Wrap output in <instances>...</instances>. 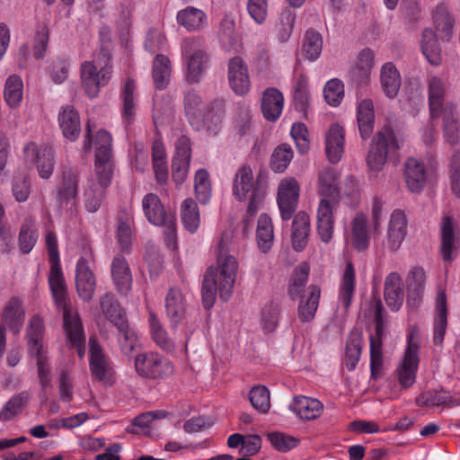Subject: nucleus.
I'll list each match as a JSON object with an SVG mask.
<instances>
[{
	"label": "nucleus",
	"instance_id": "4c0bfd02",
	"mask_svg": "<svg viewBox=\"0 0 460 460\" xmlns=\"http://www.w3.org/2000/svg\"><path fill=\"white\" fill-rule=\"evenodd\" d=\"M321 290L317 286L308 288V296L302 298L297 308L298 317L301 322H311L315 315L319 305Z\"/></svg>",
	"mask_w": 460,
	"mask_h": 460
},
{
	"label": "nucleus",
	"instance_id": "0e129e2a",
	"mask_svg": "<svg viewBox=\"0 0 460 460\" xmlns=\"http://www.w3.org/2000/svg\"><path fill=\"white\" fill-rule=\"evenodd\" d=\"M95 159L110 160L112 157V137L109 132L101 129L97 132L94 141Z\"/></svg>",
	"mask_w": 460,
	"mask_h": 460
},
{
	"label": "nucleus",
	"instance_id": "72a5a7b5",
	"mask_svg": "<svg viewBox=\"0 0 460 460\" xmlns=\"http://www.w3.org/2000/svg\"><path fill=\"white\" fill-rule=\"evenodd\" d=\"M24 315L22 301L16 296L9 300L3 311V320L13 333L20 332L23 325Z\"/></svg>",
	"mask_w": 460,
	"mask_h": 460
},
{
	"label": "nucleus",
	"instance_id": "f704fd0d",
	"mask_svg": "<svg viewBox=\"0 0 460 460\" xmlns=\"http://www.w3.org/2000/svg\"><path fill=\"white\" fill-rule=\"evenodd\" d=\"M177 22L189 31H197L207 23V14L199 8L188 6L178 12Z\"/></svg>",
	"mask_w": 460,
	"mask_h": 460
},
{
	"label": "nucleus",
	"instance_id": "2eb2a0df",
	"mask_svg": "<svg viewBox=\"0 0 460 460\" xmlns=\"http://www.w3.org/2000/svg\"><path fill=\"white\" fill-rule=\"evenodd\" d=\"M194 41L185 40L182 49L188 68L187 79L198 83L208 66V56L200 49L192 51Z\"/></svg>",
	"mask_w": 460,
	"mask_h": 460
},
{
	"label": "nucleus",
	"instance_id": "423d86ee",
	"mask_svg": "<svg viewBox=\"0 0 460 460\" xmlns=\"http://www.w3.org/2000/svg\"><path fill=\"white\" fill-rule=\"evenodd\" d=\"M135 368L142 377L164 380L172 376L174 367L164 356L155 352L139 354L135 358Z\"/></svg>",
	"mask_w": 460,
	"mask_h": 460
},
{
	"label": "nucleus",
	"instance_id": "6ab92c4d",
	"mask_svg": "<svg viewBox=\"0 0 460 460\" xmlns=\"http://www.w3.org/2000/svg\"><path fill=\"white\" fill-rule=\"evenodd\" d=\"M384 297L392 311H398L404 300L403 281L397 272L389 273L384 283Z\"/></svg>",
	"mask_w": 460,
	"mask_h": 460
},
{
	"label": "nucleus",
	"instance_id": "a18cd8bd",
	"mask_svg": "<svg viewBox=\"0 0 460 460\" xmlns=\"http://www.w3.org/2000/svg\"><path fill=\"white\" fill-rule=\"evenodd\" d=\"M148 322L152 339L155 344L167 352H172L175 349L174 342L169 338L166 330L154 312L149 313Z\"/></svg>",
	"mask_w": 460,
	"mask_h": 460
},
{
	"label": "nucleus",
	"instance_id": "f3484780",
	"mask_svg": "<svg viewBox=\"0 0 460 460\" xmlns=\"http://www.w3.org/2000/svg\"><path fill=\"white\" fill-rule=\"evenodd\" d=\"M407 234V218L401 209L394 210L390 217L387 226V245L392 252L397 251Z\"/></svg>",
	"mask_w": 460,
	"mask_h": 460
},
{
	"label": "nucleus",
	"instance_id": "a878e982",
	"mask_svg": "<svg viewBox=\"0 0 460 460\" xmlns=\"http://www.w3.org/2000/svg\"><path fill=\"white\" fill-rule=\"evenodd\" d=\"M58 124L63 136L70 141H75L80 136V117L74 107L70 105L62 107L58 114Z\"/></svg>",
	"mask_w": 460,
	"mask_h": 460
},
{
	"label": "nucleus",
	"instance_id": "c9c22d12",
	"mask_svg": "<svg viewBox=\"0 0 460 460\" xmlns=\"http://www.w3.org/2000/svg\"><path fill=\"white\" fill-rule=\"evenodd\" d=\"M356 273L351 261L346 263L339 291V300L345 309H348L355 293Z\"/></svg>",
	"mask_w": 460,
	"mask_h": 460
},
{
	"label": "nucleus",
	"instance_id": "cd10ccee",
	"mask_svg": "<svg viewBox=\"0 0 460 460\" xmlns=\"http://www.w3.org/2000/svg\"><path fill=\"white\" fill-rule=\"evenodd\" d=\"M284 97L276 88H268L262 93L261 111L268 121H276L281 115Z\"/></svg>",
	"mask_w": 460,
	"mask_h": 460
},
{
	"label": "nucleus",
	"instance_id": "f257e3e1",
	"mask_svg": "<svg viewBox=\"0 0 460 460\" xmlns=\"http://www.w3.org/2000/svg\"><path fill=\"white\" fill-rule=\"evenodd\" d=\"M227 235L224 234L218 244L217 267L208 269L202 285V302L206 309L213 306L217 293L224 301L231 297L238 270V262L234 256L228 255Z\"/></svg>",
	"mask_w": 460,
	"mask_h": 460
},
{
	"label": "nucleus",
	"instance_id": "79ce46f5",
	"mask_svg": "<svg viewBox=\"0 0 460 460\" xmlns=\"http://www.w3.org/2000/svg\"><path fill=\"white\" fill-rule=\"evenodd\" d=\"M443 117L444 137L452 146L459 141V122L456 119V107L452 104L445 106L441 111Z\"/></svg>",
	"mask_w": 460,
	"mask_h": 460
},
{
	"label": "nucleus",
	"instance_id": "b1692460",
	"mask_svg": "<svg viewBox=\"0 0 460 460\" xmlns=\"http://www.w3.org/2000/svg\"><path fill=\"white\" fill-rule=\"evenodd\" d=\"M289 408L297 417L305 420L317 419L323 411V405L319 400L303 395L296 396Z\"/></svg>",
	"mask_w": 460,
	"mask_h": 460
},
{
	"label": "nucleus",
	"instance_id": "a19ab883",
	"mask_svg": "<svg viewBox=\"0 0 460 460\" xmlns=\"http://www.w3.org/2000/svg\"><path fill=\"white\" fill-rule=\"evenodd\" d=\"M100 305L105 318L115 326L126 322V314L111 293H105L100 298Z\"/></svg>",
	"mask_w": 460,
	"mask_h": 460
},
{
	"label": "nucleus",
	"instance_id": "13d9d810",
	"mask_svg": "<svg viewBox=\"0 0 460 460\" xmlns=\"http://www.w3.org/2000/svg\"><path fill=\"white\" fill-rule=\"evenodd\" d=\"M194 189L197 199L202 204L208 203L211 198V184L206 170L199 169L196 172Z\"/></svg>",
	"mask_w": 460,
	"mask_h": 460
},
{
	"label": "nucleus",
	"instance_id": "4be33fe9",
	"mask_svg": "<svg viewBox=\"0 0 460 460\" xmlns=\"http://www.w3.org/2000/svg\"><path fill=\"white\" fill-rule=\"evenodd\" d=\"M64 327L68 341L76 349L79 358H83L85 352V337L78 314H69L66 311Z\"/></svg>",
	"mask_w": 460,
	"mask_h": 460
},
{
	"label": "nucleus",
	"instance_id": "4468645a",
	"mask_svg": "<svg viewBox=\"0 0 460 460\" xmlns=\"http://www.w3.org/2000/svg\"><path fill=\"white\" fill-rule=\"evenodd\" d=\"M224 114V101L219 99L214 100L207 104V108L200 116L201 125L192 128L197 131H206L210 136H216L222 128Z\"/></svg>",
	"mask_w": 460,
	"mask_h": 460
},
{
	"label": "nucleus",
	"instance_id": "69168bd1",
	"mask_svg": "<svg viewBox=\"0 0 460 460\" xmlns=\"http://www.w3.org/2000/svg\"><path fill=\"white\" fill-rule=\"evenodd\" d=\"M119 332V341L124 354H130L137 344V336L135 331L129 328L128 321L116 326Z\"/></svg>",
	"mask_w": 460,
	"mask_h": 460
},
{
	"label": "nucleus",
	"instance_id": "864d4df0",
	"mask_svg": "<svg viewBox=\"0 0 460 460\" xmlns=\"http://www.w3.org/2000/svg\"><path fill=\"white\" fill-rule=\"evenodd\" d=\"M23 83L20 76L16 75H10L4 85V97L7 105L11 108H16L22 100Z\"/></svg>",
	"mask_w": 460,
	"mask_h": 460
},
{
	"label": "nucleus",
	"instance_id": "a211bd4d",
	"mask_svg": "<svg viewBox=\"0 0 460 460\" xmlns=\"http://www.w3.org/2000/svg\"><path fill=\"white\" fill-rule=\"evenodd\" d=\"M403 176L407 188L411 192H420L427 181V170L423 162L409 157L404 164Z\"/></svg>",
	"mask_w": 460,
	"mask_h": 460
},
{
	"label": "nucleus",
	"instance_id": "ddd939ff",
	"mask_svg": "<svg viewBox=\"0 0 460 460\" xmlns=\"http://www.w3.org/2000/svg\"><path fill=\"white\" fill-rule=\"evenodd\" d=\"M227 78L231 89L238 95L248 93L251 81L248 67L244 60L239 57H234L228 61Z\"/></svg>",
	"mask_w": 460,
	"mask_h": 460
},
{
	"label": "nucleus",
	"instance_id": "7c9ffc66",
	"mask_svg": "<svg viewBox=\"0 0 460 460\" xmlns=\"http://www.w3.org/2000/svg\"><path fill=\"white\" fill-rule=\"evenodd\" d=\"M142 208L146 218L155 226L164 224L169 216L164 210L160 198L155 193H148L142 199Z\"/></svg>",
	"mask_w": 460,
	"mask_h": 460
},
{
	"label": "nucleus",
	"instance_id": "de8ad7c7",
	"mask_svg": "<svg viewBox=\"0 0 460 460\" xmlns=\"http://www.w3.org/2000/svg\"><path fill=\"white\" fill-rule=\"evenodd\" d=\"M362 349V335L358 331L351 332L346 342L344 363L349 371L355 369Z\"/></svg>",
	"mask_w": 460,
	"mask_h": 460
},
{
	"label": "nucleus",
	"instance_id": "f8f14e48",
	"mask_svg": "<svg viewBox=\"0 0 460 460\" xmlns=\"http://www.w3.org/2000/svg\"><path fill=\"white\" fill-rule=\"evenodd\" d=\"M49 263V283L57 306L63 310V318H65L66 311L69 314H77L73 311L67 300V291L60 267V261Z\"/></svg>",
	"mask_w": 460,
	"mask_h": 460
},
{
	"label": "nucleus",
	"instance_id": "052dcab7",
	"mask_svg": "<svg viewBox=\"0 0 460 460\" xmlns=\"http://www.w3.org/2000/svg\"><path fill=\"white\" fill-rule=\"evenodd\" d=\"M135 82L132 79H128L122 89V99H123V110L122 116L127 121V124H130L133 120L135 114Z\"/></svg>",
	"mask_w": 460,
	"mask_h": 460
},
{
	"label": "nucleus",
	"instance_id": "aec40b11",
	"mask_svg": "<svg viewBox=\"0 0 460 460\" xmlns=\"http://www.w3.org/2000/svg\"><path fill=\"white\" fill-rule=\"evenodd\" d=\"M24 152L26 159L36 158L38 172L42 179H49L52 175L54 153L50 148L47 146L38 148L34 143H31L24 147Z\"/></svg>",
	"mask_w": 460,
	"mask_h": 460
},
{
	"label": "nucleus",
	"instance_id": "f03ea898",
	"mask_svg": "<svg viewBox=\"0 0 460 460\" xmlns=\"http://www.w3.org/2000/svg\"><path fill=\"white\" fill-rule=\"evenodd\" d=\"M318 193L322 196L317 208V233L323 243H329L333 234V209L339 204L338 174L325 168L318 175Z\"/></svg>",
	"mask_w": 460,
	"mask_h": 460
},
{
	"label": "nucleus",
	"instance_id": "c03bdc74",
	"mask_svg": "<svg viewBox=\"0 0 460 460\" xmlns=\"http://www.w3.org/2000/svg\"><path fill=\"white\" fill-rule=\"evenodd\" d=\"M445 84L442 79L432 76L429 80V103L432 118L438 117L441 111L445 97Z\"/></svg>",
	"mask_w": 460,
	"mask_h": 460
},
{
	"label": "nucleus",
	"instance_id": "5701e85b",
	"mask_svg": "<svg viewBox=\"0 0 460 460\" xmlns=\"http://www.w3.org/2000/svg\"><path fill=\"white\" fill-rule=\"evenodd\" d=\"M89 346L91 373L99 381L106 383L111 375L109 361L94 338H90Z\"/></svg>",
	"mask_w": 460,
	"mask_h": 460
},
{
	"label": "nucleus",
	"instance_id": "37998d69",
	"mask_svg": "<svg viewBox=\"0 0 460 460\" xmlns=\"http://www.w3.org/2000/svg\"><path fill=\"white\" fill-rule=\"evenodd\" d=\"M256 238L260 251L268 252L273 244L274 234L271 218L267 214H261L259 217Z\"/></svg>",
	"mask_w": 460,
	"mask_h": 460
},
{
	"label": "nucleus",
	"instance_id": "603ef678",
	"mask_svg": "<svg viewBox=\"0 0 460 460\" xmlns=\"http://www.w3.org/2000/svg\"><path fill=\"white\" fill-rule=\"evenodd\" d=\"M171 75V62L164 55H157L153 63V80L155 89H164Z\"/></svg>",
	"mask_w": 460,
	"mask_h": 460
},
{
	"label": "nucleus",
	"instance_id": "e2e57ef3",
	"mask_svg": "<svg viewBox=\"0 0 460 460\" xmlns=\"http://www.w3.org/2000/svg\"><path fill=\"white\" fill-rule=\"evenodd\" d=\"M105 189L97 186L93 179L88 181L87 189L85 190V208L91 212H96L104 198Z\"/></svg>",
	"mask_w": 460,
	"mask_h": 460
},
{
	"label": "nucleus",
	"instance_id": "680f3d73",
	"mask_svg": "<svg viewBox=\"0 0 460 460\" xmlns=\"http://www.w3.org/2000/svg\"><path fill=\"white\" fill-rule=\"evenodd\" d=\"M252 407L261 413H266L270 408V391L264 385L253 386L249 394Z\"/></svg>",
	"mask_w": 460,
	"mask_h": 460
},
{
	"label": "nucleus",
	"instance_id": "7ed1b4c3",
	"mask_svg": "<svg viewBox=\"0 0 460 460\" xmlns=\"http://www.w3.org/2000/svg\"><path fill=\"white\" fill-rule=\"evenodd\" d=\"M400 147L394 130L390 127H384L372 138L367 155V166L373 172H380L387 160L393 157Z\"/></svg>",
	"mask_w": 460,
	"mask_h": 460
},
{
	"label": "nucleus",
	"instance_id": "473e14b6",
	"mask_svg": "<svg viewBox=\"0 0 460 460\" xmlns=\"http://www.w3.org/2000/svg\"><path fill=\"white\" fill-rule=\"evenodd\" d=\"M357 120L360 137L367 139L374 129L375 111L374 104L370 99L360 101L357 108Z\"/></svg>",
	"mask_w": 460,
	"mask_h": 460
},
{
	"label": "nucleus",
	"instance_id": "09e8293b",
	"mask_svg": "<svg viewBox=\"0 0 460 460\" xmlns=\"http://www.w3.org/2000/svg\"><path fill=\"white\" fill-rule=\"evenodd\" d=\"M310 267L304 262L299 264L294 270L288 285V295L292 300L302 296L308 280Z\"/></svg>",
	"mask_w": 460,
	"mask_h": 460
},
{
	"label": "nucleus",
	"instance_id": "393cba45",
	"mask_svg": "<svg viewBox=\"0 0 460 460\" xmlns=\"http://www.w3.org/2000/svg\"><path fill=\"white\" fill-rule=\"evenodd\" d=\"M111 277L117 290L126 295L131 288L132 275L124 256L116 255L111 261Z\"/></svg>",
	"mask_w": 460,
	"mask_h": 460
},
{
	"label": "nucleus",
	"instance_id": "0eeeda50",
	"mask_svg": "<svg viewBox=\"0 0 460 460\" xmlns=\"http://www.w3.org/2000/svg\"><path fill=\"white\" fill-rule=\"evenodd\" d=\"M420 344L411 332L407 338V348L403 359L397 368L398 380L401 386L408 388L413 385L419 367L418 351Z\"/></svg>",
	"mask_w": 460,
	"mask_h": 460
},
{
	"label": "nucleus",
	"instance_id": "58836bf2",
	"mask_svg": "<svg viewBox=\"0 0 460 460\" xmlns=\"http://www.w3.org/2000/svg\"><path fill=\"white\" fill-rule=\"evenodd\" d=\"M206 108L207 104L195 91H190L185 94L184 109L191 127H199L201 125L200 116Z\"/></svg>",
	"mask_w": 460,
	"mask_h": 460
},
{
	"label": "nucleus",
	"instance_id": "bb28decb",
	"mask_svg": "<svg viewBox=\"0 0 460 460\" xmlns=\"http://www.w3.org/2000/svg\"><path fill=\"white\" fill-rule=\"evenodd\" d=\"M447 327V307L445 290L438 288L436 301V317L434 320L433 343L441 346Z\"/></svg>",
	"mask_w": 460,
	"mask_h": 460
},
{
	"label": "nucleus",
	"instance_id": "9d476101",
	"mask_svg": "<svg viewBox=\"0 0 460 460\" xmlns=\"http://www.w3.org/2000/svg\"><path fill=\"white\" fill-rule=\"evenodd\" d=\"M299 185L294 178L282 180L279 185L278 205L283 220H289L297 207Z\"/></svg>",
	"mask_w": 460,
	"mask_h": 460
},
{
	"label": "nucleus",
	"instance_id": "6e6552de",
	"mask_svg": "<svg viewBox=\"0 0 460 460\" xmlns=\"http://www.w3.org/2000/svg\"><path fill=\"white\" fill-rule=\"evenodd\" d=\"M374 311V320L376 323V336L370 338V369L371 376L374 378L378 376L382 368L383 358L381 350V335L383 330V312L384 306L382 301L377 298L372 304Z\"/></svg>",
	"mask_w": 460,
	"mask_h": 460
},
{
	"label": "nucleus",
	"instance_id": "1a4fd4ad",
	"mask_svg": "<svg viewBox=\"0 0 460 460\" xmlns=\"http://www.w3.org/2000/svg\"><path fill=\"white\" fill-rule=\"evenodd\" d=\"M440 254L445 261H451L459 246V226L451 216H444L440 223Z\"/></svg>",
	"mask_w": 460,
	"mask_h": 460
},
{
	"label": "nucleus",
	"instance_id": "412c9836",
	"mask_svg": "<svg viewBox=\"0 0 460 460\" xmlns=\"http://www.w3.org/2000/svg\"><path fill=\"white\" fill-rule=\"evenodd\" d=\"M186 309L187 302L182 291L178 288H170L165 297V310L172 329L183 320Z\"/></svg>",
	"mask_w": 460,
	"mask_h": 460
},
{
	"label": "nucleus",
	"instance_id": "bf43d9fd",
	"mask_svg": "<svg viewBox=\"0 0 460 460\" xmlns=\"http://www.w3.org/2000/svg\"><path fill=\"white\" fill-rule=\"evenodd\" d=\"M29 398V394L26 392H22L13 396L0 411V420L6 421L17 415L27 403Z\"/></svg>",
	"mask_w": 460,
	"mask_h": 460
},
{
	"label": "nucleus",
	"instance_id": "e433bc0d",
	"mask_svg": "<svg viewBox=\"0 0 460 460\" xmlns=\"http://www.w3.org/2000/svg\"><path fill=\"white\" fill-rule=\"evenodd\" d=\"M380 82L382 89L388 98L393 99L397 95L401 87V76L393 63L387 62L382 66Z\"/></svg>",
	"mask_w": 460,
	"mask_h": 460
},
{
	"label": "nucleus",
	"instance_id": "8fccbe9b",
	"mask_svg": "<svg viewBox=\"0 0 460 460\" xmlns=\"http://www.w3.org/2000/svg\"><path fill=\"white\" fill-rule=\"evenodd\" d=\"M421 50L430 64H439L441 49L438 42V36L430 29H425L422 31Z\"/></svg>",
	"mask_w": 460,
	"mask_h": 460
},
{
	"label": "nucleus",
	"instance_id": "338daca9",
	"mask_svg": "<svg viewBox=\"0 0 460 460\" xmlns=\"http://www.w3.org/2000/svg\"><path fill=\"white\" fill-rule=\"evenodd\" d=\"M375 65V54L370 49H364L358 55L356 73L362 81H367Z\"/></svg>",
	"mask_w": 460,
	"mask_h": 460
},
{
	"label": "nucleus",
	"instance_id": "4d7b16f0",
	"mask_svg": "<svg viewBox=\"0 0 460 460\" xmlns=\"http://www.w3.org/2000/svg\"><path fill=\"white\" fill-rule=\"evenodd\" d=\"M323 49V39L319 32L314 30H308L305 32L303 52L305 56L311 61L316 60Z\"/></svg>",
	"mask_w": 460,
	"mask_h": 460
},
{
	"label": "nucleus",
	"instance_id": "39448f33",
	"mask_svg": "<svg viewBox=\"0 0 460 460\" xmlns=\"http://www.w3.org/2000/svg\"><path fill=\"white\" fill-rule=\"evenodd\" d=\"M110 57L102 53L93 61H85L81 66V79L84 89L90 98L98 95L101 87L105 86L111 77Z\"/></svg>",
	"mask_w": 460,
	"mask_h": 460
},
{
	"label": "nucleus",
	"instance_id": "ea45409f",
	"mask_svg": "<svg viewBox=\"0 0 460 460\" xmlns=\"http://www.w3.org/2000/svg\"><path fill=\"white\" fill-rule=\"evenodd\" d=\"M352 244L358 252L367 250L370 242V235L367 230V220L363 214H358L351 226Z\"/></svg>",
	"mask_w": 460,
	"mask_h": 460
},
{
	"label": "nucleus",
	"instance_id": "3c124183",
	"mask_svg": "<svg viewBox=\"0 0 460 460\" xmlns=\"http://www.w3.org/2000/svg\"><path fill=\"white\" fill-rule=\"evenodd\" d=\"M295 21L296 13L294 11L285 9L280 13L274 26V33L280 43H285L289 40Z\"/></svg>",
	"mask_w": 460,
	"mask_h": 460
},
{
	"label": "nucleus",
	"instance_id": "5fc2aeb1",
	"mask_svg": "<svg viewBox=\"0 0 460 460\" xmlns=\"http://www.w3.org/2000/svg\"><path fill=\"white\" fill-rule=\"evenodd\" d=\"M293 150L288 144L279 145L270 157V168L275 172H283L293 159Z\"/></svg>",
	"mask_w": 460,
	"mask_h": 460
},
{
	"label": "nucleus",
	"instance_id": "c85d7f7f",
	"mask_svg": "<svg viewBox=\"0 0 460 460\" xmlns=\"http://www.w3.org/2000/svg\"><path fill=\"white\" fill-rule=\"evenodd\" d=\"M325 151L332 164L338 163L344 151V130L338 124H332L325 139Z\"/></svg>",
	"mask_w": 460,
	"mask_h": 460
},
{
	"label": "nucleus",
	"instance_id": "9b49d317",
	"mask_svg": "<svg viewBox=\"0 0 460 460\" xmlns=\"http://www.w3.org/2000/svg\"><path fill=\"white\" fill-rule=\"evenodd\" d=\"M79 190V173L74 169L63 171L62 178L57 186V199L60 207H70L76 204Z\"/></svg>",
	"mask_w": 460,
	"mask_h": 460
},
{
	"label": "nucleus",
	"instance_id": "6e6d98bb",
	"mask_svg": "<svg viewBox=\"0 0 460 460\" xmlns=\"http://www.w3.org/2000/svg\"><path fill=\"white\" fill-rule=\"evenodd\" d=\"M433 19L438 36L441 38L448 37L453 29V21L447 5L445 4H438L434 11Z\"/></svg>",
	"mask_w": 460,
	"mask_h": 460
},
{
	"label": "nucleus",
	"instance_id": "49530a36",
	"mask_svg": "<svg viewBox=\"0 0 460 460\" xmlns=\"http://www.w3.org/2000/svg\"><path fill=\"white\" fill-rule=\"evenodd\" d=\"M181 219L184 228L193 234L200 224L199 209L196 201L190 198L185 199L181 205Z\"/></svg>",
	"mask_w": 460,
	"mask_h": 460
},
{
	"label": "nucleus",
	"instance_id": "20e7f679",
	"mask_svg": "<svg viewBox=\"0 0 460 460\" xmlns=\"http://www.w3.org/2000/svg\"><path fill=\"white\" fill-rule=\"evenodd\" d=\"M233 194L240 201L249 200L248 213L254 216L263 203L265 190L256 184L252 170L249 165H243L235 173L233 183Z\"/></svg>",
	"mask_w": 460,
	"mask_h": 460
},
{
	"label": "nucleus",
	"instance_id": "774afa93",
	"mask_svg": "<svg viewBox=\"0 0 460 460\" xmlns=\"http://www.w3.org/2000/svg\"><path fill=\"white\" fill-rule=\"evenodd\" d=\"M323 96L330 105H339L344 96V85L342 82L339 79L328 81L323 89Z\"/></svg>",
	"mask_w": 460,
	"mask_h": 460
},
{
	"label": "nucleus",
	"instance_id": "dca6fc26",
	"mask_svg": "<svg viewBox=\"0 0 460 460\" xmlns=\"http://www.w3.org/2000/svg\"><path fill=\"white\" fill-rule=\"evenodd\" d=\"M95 278L90 268L89 261L81 257L76 263L75 287L78 296L86 302L92 300L95 291Z\"/></svg>",
	"mask_w": 460,
	"mask_h": 460
},
{
	"label": "nucleus",
	"instance_id": "c756f323",
	"mask_svg": "<svg viewBox=\"0 0 460 460\" xmlns=\"http://www.w3.org/2000/svg\"><path fill=\"white\" fill-rule=\"evenodd\" d=\"M309 232V216L307 213L300 211L295 216L292 223L291 241L294 250L301 252L305 248L308 242Z\"/></svg>",
	"mask_w": 460,
	"mask_h": 460
},
{
	"label": "nucleus",
	"instance_id": "2f4dec72",
	"mask_svg": "<svg viewBox=\"0 0 460 460\" xmlns=\"http://www.w3.org/2000/svg\"><path fill=\"white\" fill-rule=\"evenodd\" d=\"M29 352L32 356L45 354L42 345L44 337L43 320L39 315L31 318L26 331Z\"/></svg>",
	"mask_w": 460,
	"mask_h": 460
}]
</instances>
